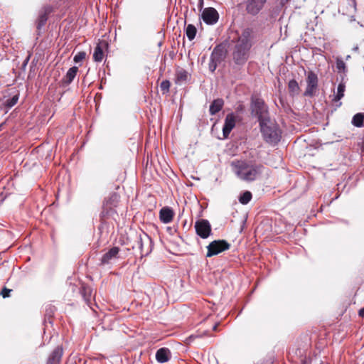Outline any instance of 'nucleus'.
I'll return each instance as SVG.
<instances>
[{"label": "nucleus", "instance_id": "nucleus-1", "mask_svg": "<svg viewBox=\"0 0 364 364\" xmlns=\"http://www.w3.org/2000/svg\"><path fill=\"white\" fill-rule=\"evenodd\" d=\"M254 31L252 28L244 29L238 36L233 48L232 58L235 64L244 65L249 58L250 50L253 45Z\"/></svg>", "mask_w": 364, "mask_h": 364}, {"label": "nucleus", "instance_id": "nucleus-2", "mask_svg": "<svg viewBox=\"0 0 364 364\" xmlns=\"http://www.w3.org/2000/svg\"><path fill=\"white\" fill-rule=\"evenodd\" d=\"M230 166L235 176L239 179L247 182L257 180L264 169L262 164L246 160H234Z\"/></svg>", "mask_w": 364, "mask_h": 364}, {"label": "nucleus", "instance_id": "nucleus-3", "mask_svg": "<svg viewBox=\"0 0 364 364\" xmlns=\"http://www.w3.org/2000/svg\"><path fill=\"white\" fill-rule=\"evenodd\" d=\"M260 132L264 140L271 144H277L282 138V132L279 125L270 119L259 124Z\"/></svg>", "mask_w": 364, "mask_h": 364}, {"label": "nucleus", "instance_id": "nucleus-4", "mask_svg": "<svg viewBox=\"0 0 364 364\" xmlns=\"http://www.w3.org/2000/svg\"><path fill=\"white\" fill-rule=\"evenodd\" d=\"M252 114L257 117L259 124L270 119L268 107L261 98H254L251 103Z\"/></svg>", "mask_w": 364, "mask_h": 364}, {"label": "nucleus", "instance_id": "nucleus-5", "mask_svg": "<svg viewBox=\"0 0 364 364\" xmlns=\"http://www.w3.org/2000/svg\"><path fill=\"white\" fill-rule=\"evenodd\" d=\"M132 248H138L141 257L149 255L153 249V241L151 237L144 232H141L136 237V244Z\"/></svg>", "mask_w": 364, "mask_h": 364}, {"label": "nucleus", "instance_id": "nucleus-6", "mask_svg": "<svg viewBox=\"0 0 364 364\" xmlns=\"http://www.w3.org/2000/svg\"><path fill=\"white\" fill-rule=\"evenodd\" d=\"M230 247V244L226 240H213L207 246L206 257H211L213 256L218 255V254L229 250Z\"/></svg>", "mask_w": 364, "mask_h": 364}, {"label": "nucleus", "instance_id": "nucleus-7", "mask_svg": "<svg viewBox=\"0 0 364 364\" xmlns=\"http://www.w3.org/2000/svg\"><path fill=\"white\" fill-rule=\"evenodd\" d=\"M225 58V52L223 47L220 46H216L210 58L209 63V70L211 73H214L216 70L218 64H220Z\"/></svg>", "mask_w": 364, "mask_h": 364}, {"label": "nucleus", "instance_id": "nucleus-8", "mask_svg": "<svg viewBox=\"0 0 364 364\" xmlns=\"http://www.w3.org/2000/svg\"><path fill=\"white\" fill-rule=\"evenodd\" d=\"M306 88L304 93L305 96L312 97L315 95L318 85V78L317 75L312 70H310L306 74Z\"/></svg>", "mask_w": 364, "mask_h": 364}, {"label": "nucleus", "instance_id": "nucleus-9", "mask_svg": "<svg viewBox=\"0 0 364 364\" xmlns=\"http://www.w3.org/2000/svg\"><path fill=\"white\" fill-rule=\"evenodd\" d=\"M196 234L203 239L208 238L212 232L211 225L206 219H200L195 223Z\"/></svg>", "mask_w": 364, "mask_h": 364}, {"label": "nucleus", "instance_id": "nucleus-10", "mask_svg": "<svg viewBox=\"0 0 364 364\" xmlns=\"http://www.w3.org/2000/svg\"><path fill=\"white\" fill-rule=\"evenodd\" d=\"M201 16L203 21L208 25H214L219 19V14L217 10L213 7L205 8Z\"/></svg>", "mask_w": 364, "mask_h": 364}, {"label": "nucleus", "instance_id": "nucleus-11", "mask_svg": "<svg viewBox=\"0 0 364 364\" xmlns=\"http://www.w3.org/2000/svg\"><path fill=\"white\" fill-rule=\"evenodd\" d=\"M236 124V116L234 113H229L226 115L223 127V139H228L231 131Z\"/></svg>", "mask_w": 364, "mask_h": 364}, {"label": "nucleus", "instance_id": "nucleus-12", "mask_svg": "<svg viewBox=\"0 0 364 364\" xmlns=\"http://www.w3.org/2000/svg\"><path fill=\"white\" fill-rule=\"evenodd\" d=\"M267 0H247L246 11L251 15H257L264 7Z\"/></svg>", "mask_w": 364, "mask_h": 364}, {"label": "nucleus", "instance_id": "nucleus-13", "mask_svg": "<svg viewBox=\"0 0 364 364\" xmlns=\"http://www.w3.org/2000/svg\"><path fill=\"white\" fill-rule=\"evenodd\" d=\"M92 291V289L90 286L85 284H83L80 289V294L82 295L84 301L91 309H92V305L95 298Z\"/></svg>", "mask_w": 364, "mask_h": 364}, {"label": "nucleus", "instance_id": "nucleus-14", "mask_svg": "<svg viewBox=\"0 0 364 364\" xmlns=\"http://www.w3.org/2000/svg\"><path fill=\"white\" fill-rule=\"evenodd\" d=\"M119 248L118 247H113L108 252L105 253L100 260L101 265L109 264L113 259L118 257Z\"/></svg>", "mask_w": 364, "mask_h": 364}, {"label": "nucleus", "instance_id": "nucleus-15", "mask_svg": "<svg viewBox=\"0 0 364 364\" xmlns=\"http://www.w3.org/2000/svg\"><path fill=\"white\" fill-rule=\"evenodd\" d=\"M173 216L174 213L170 207H164L159 211V219L164 224L171 223Z\"/></svg>", "mask_w": 364, "mask_h": 364}, {"label": "nucleus", "instance_id": "nucleus-16", "mask_svg": "<svg viewBox=\"0 0 364 364\" xmlns=\"http://www.w3.org/2000/svg\"><path fill=\"white\" fill-rule=\"evenodd\" d=\"M63 348L57 346L49 355L47 364H59L63 356Z\"/></svg>", "mask_w": 364, "mask_h": 364}, {"label": "nucleus", "instance_id": "nucleus-17", "mask_svg": "<svg viewBox=\"0 0 364 364\" xmlns=\"http://www.w3.org/2000/svg\"><path fill=\"white\" fill-rule=\"evenodd\" d=\"M170 350L166 348H161L156 353V359L160 363H164L170 359Z\"/></svg>", "mask_w": 364, "mask_h": 364}, {"label": "nucleus", "instance_id": "nucleus-18", "mask_svg": "<svg viewBox=\"0 0 364 364\" xmlns=\"http://www.w3.org/2000/svg\"><path fill=\"white\" fill-rule=\"evenodd\" d=\"M78 71V68L76 66H73L70 68L66 75L63 77L62 79V84L63 85H70L75 77Z\"/></svg>", "mask_w": 364, "mask_h": 364}, {"label": "nucleus", "instance_id": "nucleus-19", "mask_svg": "<svg viewBox=\"0 0 364 364\" xmlns=\"http://www.w3.org/2000/svg\"><path fill=\"white\" fill-rule=\"evenodd\" d=\"M224 106V100L222 98H218L214 100L209 108V112L210 115H215L219 112Z\"/></svg>", "mask_w": 364, "mask_h": 364}, {"label": "nucleus", "instance_id": "nucleus-20", "mask_svg": "<svg viewBox=\"0 0 364 364\" xmlns=\"http://www.w3.org/2000/svg\"><path fill=\"white\" fill-rule=\"evenodd\" d=\"M188 73L183 68H178L176 71V84H181L187 81L188 78Z\"/></svg>", "mask_w": 364, "mask_h": 364}, {"label": "nucleus", "instance_id": "nucleus-21", "mask_svg": "<svg viewBox=\"0 0 364 364\" xmlns=\"http://www.w3.org/2000/svg\"><path fill=\"white\" fill-rule=\"evenodd\" d=\"M119 196L116 193H112L110 196L106 198L104 201V205L107 206L108 208H111L112 206H116L118 200Z\"/></svg>", "mask_w": 364, "mask_h": 364}, {"label": "nucleus", "instance_id": "nucleus-22", "mask_svg": "<svg viewBox=\"0 0 364 364\" xmlns=\"http://www.w3.org/2000/svg\"><path fill=\"white\" fill-rule=\"evenodd\" d=\"M288 89L290 95L295 96L299 93L300 87L298 82L295 80H291L288 83Z\"/></svg>", "mask_w": 364, "mask_h": 364}, {"label": "nucleus", "instance_id": "nucleus-23", "mask_svg": "<svg viewBox=\"0 0 364 364\" xmlns=\"http://www.w3.org/2000/svg\"><path fill=\"white\" fill-rule=\"evenodd\" d=\"M346 90V85L343 82H341L338 84L337 87V93L333 95V98L332 99L333 102H339L341 98L344 96V92Z\"/></svg>", "mask_w": 364, "mask_h": 364}, {"label": "nucleus", "instance_id": "nucleus-24", "mask_svg": "<svg viewBox=\"0 0 364 364\" xmlns=\"http://www.w3.org/2000/svg\"><path fill=\"white\" fill-rule=\"evenodd\" d=\"M104 58L103 49L100 44H97L95 48L93 53V60L95 62H102Z\"/></svg>", "mask_w": 364, "mask_h": 364}, {"label": "nucleus", "instance_id": "nucleus-25", "mask_svg": "<svg viewBox=\"0 0 364 364\" xmlns=\"http://www.w3.org/2000/svg\"><path fill=\"white\" fill-rule=\"evenodd\" d=\"M352 124L356 127H364V113H357L352 119Z\"/></svg>", "mask_w": 364, "mask_h": 364}, {"label": "nucleus", "instance_id": "nucleus-26", "mask_svg": "<svg viewBox=\"0 0 364 364\" xmlns=\"http://www.w3.org/2000/svg\"><path fill=\"white\" fill-rule=\"evenodd\" d=\"M197 33V29L193 24H188L186 27V34L189 41H192L195 38Z\"/></svg>", "mask_w": 364, "mask_h": 364}, {"label": "nucleus", "instance_id": "nucleus-27", "mask_svg": "<svg viewBox=\"0 0 364 364\" xmlns=\"http://www.w3.org/2000/svg\"><path fill=\"white\" fill-rule=\"evenodd\" d=\"M252 197L251 192L246 191L240 196L239 201L241 204L246 205L251 200Z\"/></svg>", "mask_w": 364, "mask_h": 364}, {"label": "nucleus", "instance_id": "nucleus-28", "mask_svg": "<svg viewBox=\"0 0 364 364\" xmlns=\"http://www.w3.org/2000/svg\"><path fill=\"white\" fill-rule=\"evenodd\" d=\"M336 69L338 73H345L346 71V66L344 61L341 58H337L336 61Z\"/></svg>", "mask_w": 364, "mask_h": 364}, {"label": "nucleus", "instance_id": "nucleus-29", "mask_svg": "<svg viewBox=\"0 0 364 364\" xmlns=\"http://www.w3.org/2000/svg\"><path fill=\"white\" fill-rule=\"evenodd\" d=\"M48 16H46V14L41 13L38 18L37 28L38 29L41 28V27L46 24Z\"/></svg>", "mask_w": 364, "mask_h": 364}, {"label": "nucleus", "instance_id": "nucleus-30", "mask_svg": "<svg viewBox=\"0 0 364 364\" xmlns=\"http://www.w3.org/2000/svg\"><path fill=\"white\" fill-rule=\"evenodd\" d=\"M171 83L169 80H164L161 82L160 89L163 92V93H167L169 92Z\"/></svg>", "mask_w": 364, "mask_h": 364}, {"label": "nucleus", "instance_id": "nucleus-31", "mask_svg": "<svg viewBox=\"0 0 364 364\" xmlns=\"http://www.w3.org/2000/svg\"><path fill=\"white\" fill-rule=\"evenodd\" d=\"M86 54L85 52H78L73 58L75 63H79L85 58Z\"/></svg>", "mask_w": 364, "mask_h": 364}, {"label": "nucleus", "instance_id": "nucleus-32", "mask_svg": "<svg viewBox=\"0 0 364 364\" xmlns=\"http://www.w3.org/2000/svg\"><path fill=\"white\" fill-rule=\"evenodd\" d=\"M18 100V96H16V95L14 96L12 98H11L10 100H9L7 101V105L9 107H13L14 105H15L17 103Z\"/></svg>", "mask_w": 364, "mask_h": 364}, {"label": "nucleus", "instance_id": "nucleus-33", "mask_svg": "<svg viewBox=\"0 0 364 364\" xmlns=\"http://www.w3.org/2000/svg\"><path fill=\"white\" fill-rule=\"evenodd\" d=\"M11 291V289H7L4 287L1 291V295L4 298L9 297L10 296V292Z\"/></svg>", "mask_w": 364, "mask_h": 364}, {"label": "nucleus", "instance_id": "nucleus-34", "mask_svg": "<svg viewBox=\"0 0 364 364\" xmlns=\"http://www.w3.org/2000/svg\"><path fill=\"white\" fill-rule=\"evenodd\" d=\"M52 11L53 8L50 6H47L43 8V11L42 12V14H46V16H48V15L50 14Z\"/></svg>", "mask_w": 364, "mask_h": 364}, {"label": "nucleus", "instance_id": "nucleus-35", "mask_svg": "<svg viewBox=\"0 0 364 364\" xmlns=\"http://www.w3.org/2000/svg\"><path fill=\"white\" fill-rule=\"evenodd\" d=\"M358 314L360 317L364 318V307L359 310Z\"/></svg>", "mask_w": 364, "mask_h": 364}, {"label": "nucleus", "instance_id": "nucleus-36", "mask_svg": "<svg viewBox=\"0 0 364 364\" xmlns=\"http://www.w3.org/2000/svg\"><path fill=\"white\" fill-rule=\"evenodd\" d=\"M353 50L354 52H358L359 50V47L358 46H355V47L353 48Z\"/></svg>", "mask_w": 364, "mask_h": 364}, {"label": "nucleus", "instance_id": "nucleus-37", "mask_svg": "<svg viewBox=\"0 0 364 364\" xmlns=\"http://www.w3.org/2000/svg\"><path fill=\"white\" fill-rule=\"evenodd\" d=\"M350 58V55H348L346 57V60H348Z\"/></svg>", "mask_w": 364, "mask_h": 364}, {"label": "nucleus", "instance_id": "nucleus-38", "mask_svg": "<svg viewBox=\"0 0 364 364\" xmlns=\"http://www.w3.org/2000/svg\"><path fill=\"white\" fill-rule=\"evenodd\" d=\"M28 61V58L25 60L23 65H26Z\"/></svg>", "mask_w": 364, "mask_h": 364}, {"label": "nucleus", "instance_id": "nucleus-39", "mask_svg": "<svg viewBox=\"0 0 364 364\" xmlns=\"http://www.w3.org/2000/svg\"><path fill=\"white\" fill-rule=\"evenodd\" d=\"M203 0H200V5L202 6H203Z\"/></svg>", "mask_w": 364, "mask_h": 364}, {"label": "nucleus", "instance_id": "nucleus-40", "mask_svg": "<svg viewBox=\"0 0 364 364\" xmlns=\"http://www.w3.org/2000/svg\"><path fill=\"white\" fill-rule=\"evenodd\" d=\"M3 125H4V124H3V123L0 124V131L2 129V127H3Z\"/></svg>", "mask_w": 364, "mask_h": 364}, {"label": "nucleus", "instance_id": "nucleus-41", "mask_svg": "<svg viewBox=\"0 0 364 364\" xmlns=\"http://www.w3.org/2000/svg\"><path fill=\"white\" fill-rule=\"evenodd\" d=\"M216 328H217V325H215V326H213V330H214V331H215V330H216Z\"/></svg>", "mask_w": 364, "mask_h": 364}, {"label": "nucleus", "instance_id": "nucleus-42", "mask_svg": "<svg viewBox=\"0 0 364 364\" xmlns=\"http://www.w3.org/2000/svg\"><path fill=\"white\" fill-rule=\"evenodd\" d=\"M341 105V102H339L336 106L340 107Z\"/></svg>", "mask_w": 364, "mask_h": 364}]
</instances>
